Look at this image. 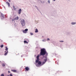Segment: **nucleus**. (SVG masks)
Here are the masks:
<instances>
[{
  "instance_id": "31",
  "label": "nucleus",
  "mask_w": 76,
  "mask_h": 76,
  "mask_svg": "<svg viewBox=\"0 0 76 76\" xmlns=\"http://www.w3.org/2000/svg\"><path fill=\"white\" fill-rule=\"evenodd\" d=\"M21 57H23V56L21 55Z\"/></svg>"
},
{
  "instance_id": "19",
  "label": "nucleus",
  "mask_w": 76,
  "mask_h": 76,
  "mask_svg": "<svg viewBox=\"0 0 76 76\" xmlns=\"http://www.w3.org/2000/svg\"><path fill=\"white\" fill-rule=\"evenodd\" d=\"M35 7L37 9V10H39V9L38 8V7H37V6H35Z\"/></svg>"
},
{
  "instance_id": "26",
  "label": "nucleus",
  "mask_w": 76,
  "mask_h": 76,
  "mask_svg": "<svg viewBox=\"0 0 76 76\" xmlns=\"http://www.w3.org/2000/svg\"><path fill=\"white\" fill-rule=\"evenodd\" d=\"M60 42H64V41H60Z\"/></svg>"
},
{
  "instance_id": "10",
  "label": "nucleus",
  "mask_w": 76,
  "mask_h": 76,
  "mask_svg": "<svg viewBox=\"0 0 76 76\" xmlns=\"http://www.w3.org/2000/svg\"><path fill=\"white\" fill-rule=\"evenodd\" d=\"M1 14L2 16V17H3V18H4V15H3V14L2 13H1Z\"/></svg>"
},
{
  "instance_id": "7",
  "label": "nucleus",
  "mask_w": 76,
  "mask_h": 76,
  "mask_svg": "<svg viewBox=\"0 0 76 76\" xmlns=\"http://www.w3.org/2000/svg\"><path fill=\"white\" fill-rule=\"evenodd\" d=\"M18 14L19 15H20V14L21 13V12H22V10H21L20 9L18 10Z\"/></svg>"
},
{
  "instance_id": "22",
  "label": "nucleus",
  "mask_w": 76,
  "mask_h": 76,
  "mask_svg": "<svg viewBox=\"0 0 76 76\" xmlns=\"http://www.w3.org/2000/svg\"><path fill=\"white\" fill-rule=\"evenodd\" d=\"M1 48H3V45H1Z\"/></svg>"
},
{
  "instance_id": "2",
  "label": "nucleus",
  "mask_w": 76,
  "mask_h": 76,
  "mask_svg": "<svg viewBox=\"0 0 76 76\" xmlns=\"http://www.w3.org/2000/svg\"><path fill=\"white\" fill-rule=\"evenodd\" d=\"M46 50L44 48L42 49L41 50L40 56H44L46 54Z\"/></svg>"
},
{
  "instance_id": "21",
  "label": "nucleus",
  "mask_w": 76,
  "mask_h": 76,
  "mask_svg": "<svg viewBox=\"0 0 76 76\" xmlns=\"http://www.w3.org/2000/svg\"><path fill=\"white\" fill-rule=\"evenodd\" d=\"M1 76H4V74H2L1 75Z\"/></svg>"
},
{
  "instance_id": "13",
  "label": "nucleus",
  "mask_w": 76,
  "mask_h": 76,
  "mask_svg": "<svg viewBox=\"0 0 76 76\" xmlns=\"http://www.w3.org/2000/svg\"><path fill=\"white\" fill-rule=\"evenodd\" d=\"M6 3H7V4L8 5V7H9V6H10V3L8 2H7Z\"/></svg>"
},
{
  "instance_id": "29",
  "label": "nucleus",
  "mask_w": 76,
  "mask_h": 76,
  "mask_svg": "<svg viewBox=\"0 0 76 76\" xmlns=\"http://www.w3.org/2000/svg\"><path fill=\"white\" fill-rule=\"evenodd\" d=\"M8 1H9V2H10V1H11L10 0H8Z\"/></svg>"
},
{
  "instance_id": "24",
  "label": "nucleus",
  "mask_w": 76,
  "mask_h": 76,
  "mask_svg": "<svg viewBox=\"0 0 76 76\" xmlns=\"http://www.w3.org/2000/svg\"><path fill=\"white\" fill-rule=\"evenodd\" d=\"M50 39L49 38L47 39V41H50Z\"/></svg>"
},
{
  "instance_id": "32",
  "label": "nucleus",
  "mask_w": 76,
  "mask_h": 76,
  "mask_svg": "<svg viewBox=\"0 0 76 76\" xmlns=\"http://www.w3.org/2000/svg\"><path fill=\"white\" fill-rule=\"evenodd\" d=\"M23 15H24V14H22V16H23Z\"/></svg>"
},
{
  "instance_id": "15",
  "label": "nucleus",
  "mask_w": 76,
  "mask_h": 76,
  "mask_svg": "<svg viewBox=\"0 0 76 76\" xmlns=\"http://www.w3.org/2000/svg\"><path fill=\"white\" fill-rule=\"evenodd\" d=\"M24 43H26V44H28V42L27 41H24Z\"/></svg>"
},
{
  "instance_id": "11",
  "label": "nucleus",
  "mask_w": 76,
  "mask_h": 76,
  "mask_svg": "<svg viewBox=\"0 0 76 76\" xmlns=\"http://www.w3.org/2000/svg\"><path fill=\"white\" fill-rule=\"evenodd\" d=\"M47 40L45 39H44L43 40H42V42H46Z\"/></svg>"
},
{
  "instance_id": "14",
  "label": "nucleus",
  "mask_w": 76,
  "mask_h": 76,
  "mask_svg": "<svg viewBox=\"0 0 76 76\" xmlns=\"http://www.w3.org/2000/svg\"><path fill=\"white\" fill-rule=\"evenodd\" d=\"M6 49H5V50H7V53H8V51L7 50H8V48H7V47H5Z\"/></svg>"
},
{
  "instance_id": "34",
  "label": "nucleus",
  "mask_w": 76,
  "mask_h": 76,
  "mask_svg": "<svg viewBox=\"0 0 76 76\" xmlns=\"http://www.w3.org/2000/svg\"><path fill=\"white\" fill-rule=\"evenodd\" d=\"M39 0H38V1H39Z\"/></svg>"
},
{
  "instance_id": "16",
  "label": "nucleus",
  "mask_w": 76,
  "mask_h": 76,
  "mask_svg": "<svg viewBox=\"0 0 76 76\" xmlns=\"http://www.w3.org/2000/svg\"><path fill=\"white\" fill-rule=\"evenodd\" d=\"M48 3L49 4H50V0H48Z\"/></svg>"
},
{
  "instance_id": "6",
  "label": "nucleus",
  "mask_w": 76,
  "mask_h": 76,
  "mask_svg": "<svg viewBox=\"0 0 76 76\" xmlns=\"http://www.w3.org/2000/svg\"><path fill=\"white\" fill-rule=\"evenodd\" d=\"M19 19V17H16L14 19H12V21H15V20H18Z\"/></svg>"
},
{
  "instance_id": "23",
  "label": "nucleus",
  "mask_w": 76,
  "mask_h": 76,
  "mask_svg": "<svg viewBox=\"0 0 76 76\" xmlns=\"http://www.w3.org/2000/svg\"><path fill=\"white\" fill-rule=\"evenodd\" d=\"M13 72H16V70H12Z\"/></svg>"
},
{
  "instance_id": "8",
  "label": "nucleus",
  "mask_w": 76,
  "mask_h": 76,
  "mask_svg": "<svg viewBox=\"0 0 76 76\" xmlns=\"http://www.w3.org/2000/svg\"><path fill=\"white\" fill-rule=\"evenodd\" d=\"M76 24V22H72L71 25H75Z\"/></svg>"
},
{
  "instance_id": "4",
  "label": "nucleus",
  "mask_w": 76,
  "mask_h": 76,
  "mask_svg": "<svg viewBox=\"0 0 76 76\" xmlns=\"http://www.w3.org/2000/svg\"><path fill=\"white\" fill-rule=\"evenodd\" d=\"M39 55H38L37 56V59L36 61V63H38L39 61Z\"/></svg>"
},
{
  "instance_id": "36",
  "label": "nucleus",
  "mask_w": 76,
  "mask_h": 76,
  "mask_svg": "<svg viewBox=\"0 0 76 76\" xmlns=\"http://www.w3.org/2000/svg\"><path fill=\"white\" fill-rule=\"evenodd\" d=\"M8 72H9V71H8Z\"/></svg>"
},
{
  "instance_id": "5",
  "label": "nucleus",
  "mask_w": 76,
  "mask_h": 76,
  "mask_svg": "<svg viewBox=\"0 0 76 76\" xmlns=\"http://www.w3.org/2000/svg\"><path fill=\"white\" fill-rule=\"evenodd\" d=\"M28 31V29L26 28L25 30H23V32L24 34H26V32H27Z\"/></svg>"
},
{
  "instance_id": "27",
  "label": "nucleus",
  "mask_w": 76,
  "mask_h": 76,
  "mask_svg": "<svg viewBox=\"0 0 76 76\" xmlns=\"http://www.w3.org/2000/svg\"><path fill=\"white\" fill-rule=\"evenodd\" d=\"M10 76H12V74H10Z\"/></svg>"
},
{
  "instance_id": "30",
  "label": "nucleus",
  "mask_w": 76,
  "mask_h": 76,
  "mask_svg": "<svg viewBox=\"0 0 76 76\" xmlns=\"http://www.w3.org/2000/svg\"><path fill=\"white\" fill-rule=\"evenodd\" d=\"M53 1H55L56 0H53Z\"/></svg>"
},
{
  "instance_id": "20",
  "label": "nucleus",
  "mask_w": 76,
  "mask_h": 76,
  "mask_svg": "<svg viewBox=\"0 0 76 76\" xmlns=\"http://www.w3.org/2000/svg\"><path fill=\"white\" fill-rule=\"evenodd\" d=\"M30 34L31 35H34V34L32 33H30Z\"/></svg>"
},
{
  "instance_id": "25",
  "label": "nucleus",
  "mask_w": 76,
  "mask_h": 76,
  "mask_svg": "<svg viewBox=\"0 0 76 76\" xmlns=\"http://www.w3.org/2000/svg\"><path fill=\"white\" fill-rule=\"evenodd\" d=\"M2 66H5V64H2Z\"/></svg>"
},
{
  "instance_id": "3",
  "label": "nucleus",
  "mask_w": 76,
  "mask_h": 76,
  "mask_svg": "<svg viewBox=\"0 0 76 76\" xmlns=\"http://www.w3.org/2000/svg\"><path fill=\"white\" fill-rule=\"evenodd\" d=\"M20 23L23 26H24L25 25V20L24 19H21L20 20Z\"/></svg>"
},
{
  "instance_id": "12",
  "label": "nucleus",
  "mask_w": 76,
  "mask_h": 76,
  "mask_svg": "<svg viewBox=\"0 0 76 76\" xmlns=\"http://www.w3.org/2000/svg\"><path fill=\"white\" fill-rule=\"evenodd\" d=\"M35 32L36 33H37V32H38V29H36L35 31Z\"/></svg>"
},
{
  "instance_id": "9",
  "label": "nucleus",
  "mask_w": 76,
  "mask_h": 76,
  "mask_svg": "<svg viewBox=\"0 0 76 76\" xmlns=\"http://www.w3.org/2000/svg\"><path fill=\"white\" fill-rule=\"evenodd\" d=\"M26 70H27V71H28V70H29V68L28 67H26Z\"/></svg>"
},
{
  "instance_id": "35",
  "label": "nucleus",
  "mask_w": 76,
  "mask_h": 76,
  "mask_svg": "<svg viewBox=\"0 0 76 76\" xmlns=\"http://www.w3.org/2000/svg\"><path fill=\"white\" fill-rule=\"evenodd\" d=\"M8 72H9V71H8Z\"/></svg>"
},
{
  "instance_id": "18",
  "label": "nucleus",
  "mask_w": 76,
  "mask_h": 76,
  "mask_svg": "<svg viewBox=\"0 0 76 76\" xmlns=\"http://www.w3.org/2000/svg\"><path fill=\"white\" fill-rule=\"evenodd\" d=\"M7 53H8V52H7H7H6V53H5L4 54V56H6L7 54Z\"/></svg>"
},
{
  "instance_id": "37",
  "label": "nucleus",
  "mask_w": 76,
  "mask_h": 76,
  "mask_svg": "<svg viewBox=\"0 0 76 76\" xmlns=\"http://www.w3.org/2000/svg\"><path fill=\"white\" fill-rule=\"evenodd\" d=\"M0 62H1V61H0Z\"/></svg>"
},
{
  "instance_id": "28",
  "label": "nucleus",
  "mask_w": 76,
  "mask_h": 76,
  "mask_svg": "<svg viewBox=\"0 0 76 76\" xmlns=\"http://www.w3.org/2000/svg\"><path fill=\"white\" fill-rule=\"evenodd\" d=\"M46 54V56H47V55H48V53H47V52Z\"/></svg>"
},
{
  "instance_id": "38",
  "label": "nucleus",
  "mask_w": 76,
  "mask_h": 76,
  "mask_svg": "<svg viewBox=\"0 0 76 76\" xmlns=\"http://www.w3.org/2000/svg\"><path fill=\"white\" fill-rule=\"evenodd\" d=\"M0 17H1V16H0Z\"/></svg>"
},
{
  "instance_id": "33",
  "label": "nucleus",
  "mask_w": 76,
  "mask_h": 76,
  "mask_svg": "<svg viewBox=\"0 0 76 76\" xmlns=\"http://www.w3.org/2000/svg\"><path fill=\"white\" fill-rule=\"evenodd\" d=\"M5 53H6V51H5Z\"/></svg>"
},
{
  "instance_id": "1",
  "label": "nucleus",
  "mask_w": 76,
  "mask_h": 76,
  "mask_svg": "<svg viewBox=\"0 0 76 76\" xmlns=\"http://www.w3.org/2000/svg\"><path fill=\"white\" fill-rule=\"evenodd\" d=\"M47 61V58L46 57H45V58L44 60V61H43L42 63H41V62L38 61L37 62L38 64H37V63L36 62L35 64L36 65V66L37 67H39V65H40V66H42V65H44V64Z\"/></svg>"
},
{
  "instance_id": "17",
  "label": "nucleus",
  "mask_w": 76,
  "mask_h": 76,
  "mask_svg": "<svg viewBox=\"0 0 76 76\" xmlns=\"http://www.w3.org/2000/svg\"><path fill=\"white\" fill-rule=\"evenodd\" d=\"M13 8L14 10H16V8H15V6H13Z\"/></svg>"
}]
</instances>
